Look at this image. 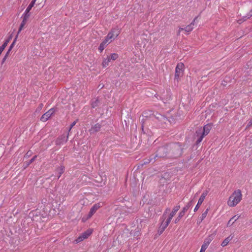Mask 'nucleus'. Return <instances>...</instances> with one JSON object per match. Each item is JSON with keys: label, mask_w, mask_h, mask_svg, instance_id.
Returning a JSON list of instances; mask_svg holds the SVG:
<instances>
[{"label": "nucleus", "mask_w": 252, "mask_h": 252, "mask_svg": "<svg viewBox=\"0 0 252 252\" xmlns=\"http://www.w3.org/2000/svg\"><path fill=\"white\" fill-rule=\"evenodd\" d=\"M101 128V125L98 123H97L92 126L89 131L90 134H94L100 131Z\"/></svg>", "instance_id": "nucleus-10"}, {"label": "nucleus", "mask_w": 252, "mask_h": 252, "mask_svg": "<svg viewBox=\"0 0 252 252\" xmlns=\"http://www.w3.org/2000/svg\"><path fill=\"white\" fill-rule=\"evenodd\" d=\"M108 36H106L105 39L103 41L104 42L108 44V43H111L112 41H110V39L108 38Z\"/></svg>", "instance_id": "nucleus-30"}, {"label": "nucleus", "mask_w": 252, "mask_h": 252, "mask_svg": "<svg viewBox=\"0 0 252 252\" xmlns=\"http://www.w3.org/2000/svg\"><path fill=\"white\" fill-rule=\"evenodd\" d=\"M30 10L27 11V8H26L24 14L22 15L23 19L28 20V19L29 18L30 16Z\"/></svg>", "instance_id": "nucleus-21"}, {"label": "nucleus", "mask_w": 252, "mask_h": 252, "mask_svg": "<svg viewBox=\"0 0 252 252\" xmlns=\"http://www.w3.org/2000/svg\"><path fill=\"white\" fill-rule=\"evenodd\" d=\"M239 218V216H234L232 218H231L230 220L227 222V226H231L235 221H236Z\"/></svg>", "instance_id": "nucleus-19"}, {"label": "nucleus", "mask_w": 252, "mask_h": 252, "mask_svg": "<svg viewBox=\"0 0 252 252\" xmlns=\"http://www.w3.org/2000/svg\"><path fill=\"white\" fill-rule=\"evenodd\" d=\"M180 208V205H177L174 207L172 211L170 213V214L168 216L165 222L160 223V225L158 229V234L159 235H161L163 232L166 228L168 226L173 217L175 216V215L176 214L177 212L179 210Z\"/></svg>", "instance_id": "nucleus-1"}, {"label": "nucleus", "mask_w": 252, "mask_h": 252, "mask_svg": "<svg viewBox=\"0 0 252 252\" xmlns=\"http://www.w3.org/2000/svg\"><path fill=\"white\" fill-rule=\"evenodd\" d=\"M212 125L211 124H208L205 125L203 127V130L202 131V133L203 135L205 136L207 135L210 132L211 129L212 128Z\"/></svg>", "instance_id": "nucleus-13"}, {"label": "nucleus", "mask_w": 252, "mask_h": 252, "mask_svg": "<svg viewBox=\"0 0 252 252\" xmlns=\"http://www.w3.org/2000/svg\"><path fill=\"white\" fill-rule=\"evenodd\" d=\"M183 30H184V28H180L179 29V31H178V33H180V32L183 31Z\"/></svg>", "instance_id": "nucleus-37"}, {"label": "nucleus", "mask_w": 252, "mask_h": 252, "mask_svg": "<svg viewBox=\"0 0 252 252\" xmlns=\"http://www.w3.org/2000/svg\"><path fill=\"white\" fill-rule=\"evenodd\" d=\"M163 157V155H159L158 154H156V155L154 157V159H153L152 158H149L147 159L146 160V161H145L144 162V164H148L151 162H154L156 160V158L157 157H159V158H161V157Z\"/></svg>", "instance_id": "nucleus-17"}, {"label": "nucleus", "mask_w": 252, "mask_h": 252, "mask_svg": "<svg viewBox=\"0 0 252 252\" xmlns=\"http://www.w3.org/2000/svg\"><path fill=\"white\" fill-rule=\"evenodd\" d=\"M107 44L105 43V42H104L103 41H102L99 47H98V50L100 51V52H102V51L104 49V48L106 47V46H107Z\"/></svg>", "instance_id": "nucleus-25"}, {"label": "nucleus", "mask_w": 252, "mask_h": 252, "mask_svg": "<svg viewBox=\"0 0 252 252\" xmlns=\"http://www.w3.org/2000/svg\"><path fill=\"white\" fill-rule=\"evenodd\" d=\"M189 208L188 207H186V206L183 207L182 210L181 211V212L183 213V214L185 215V213L188 210Z\"/></svg>", "instance_id": "nucleus-31"}, {"label": "nucleus", "mask_w": 252, "mask_h": 252, "mask_svg": "<svg viewBox=\"0 0 252 252\" xmlns=\"http://www.w3.org/2000/svg\"><path fill=\"white\" fill-rule=\"evenodd\" d=\"M99 104V100L98 98L94 99V100H92L91 103L92 107L93 108H95Z\"/></svg>", "instance_id": "nucleus-22"}, {"label": "nucleus", "mask_w": 252, "mask_h": 252, "mask_svg": "<svg viewBox=\"0 0 252 252\" xmlns=\"http://www.w3.org/2000/svg\"><path fill=\"white\" fill-rule=\"evenodd\" d=\"M166 150V148L164 147H162L159 148L158 150V152H159L160 151H164Z\"/></svg>", "instance_id": "nucleus-33"}, {"label": "nucleus", "mask_w": 252, "mask_h": 252, "mask_svg": "<svg viewBox=\"0 0 252 252\" xmlns=\"http://www.w3.org/2000/svg\"><path fill=\"white\" fill-rule=\"evenodd\" d=\"M68 138V133L63 134L59 136L56 140L55 143L56 145H63L67 142Z\"/></svg>", "instance_id": "nucleus-4"}, {"label": "nucleus", "mask_w": 252, "mask_h": 252, "mask_svg": "<svg viewBox=\"0 0 252 252\" xmlns=\"http://www.w3.org/2000/svg\"><path fill=\"white\" fill-rule=\"evenodd\" d=\"M58 179H59L62 174L64 171V167L63 165H61L59 168H58L56 170Z\"/></svg>", "instance_id": "nucleus-18"}, {"label": "nucleus", "mask_w": 252, "mask_h": 252, "mask_svg": "<svg viewBox=\"0 0 252 252\" xmlns=\"http://www.w3.org/2000/svg\"><path fill=\"white\" fill-rule=\"evenodd\" d=\"M209 210V208H207L201 215V216L199 218L198 220H197V224H199L206 217L208 211Z\"/></svg>", "instance_id": "nucleus-14"}, {"label": "nucleus", "mask_w": 252, "mask_h": 252, "mask_svg": "<svg viewBox=\"0 0 252 252\" xmlns=\"http://www.w3.org/2000/svg\"><path fill=\"white\" fill-rule=\"evenodd\" d=\"M6 58H7V57H6V55H5L2 60V62H4Z\"/></svg>", "instance_id": "nucleus-40"}, {"label": "nucleus", "mask_w": 252, "mask_h": 252, "mask_svg": "<svg viewBox=\"0 0 252 252\" xmlns=\"http://www.w3.org/2000/svg\"><path fill=\"white\" fill-rule=\"evenodd\" d=\"M120 34V31L118 29H113L110 32H109L107 35L108 38L110 39V41H112L115 38H116Z\"/></svg>", "instance_id": "nucleus-5"}, {"label": "nucleus", "mask_w": 252, "mask_h": 252, "mask_svg": "<svg viewBox=\"0 0 252 252\" xmlns=\"http://www.w3.org/2000/svg\"><path fill=\"white\" fill-rule=\"evenodd\" d=\"M192 205V202L191 201H190L186 205V207H188V208L189 209Z\"/></svg>", "instance_id": "nucleus-34"}, {"label": "nucleus", "mask_w": 252, "mask_h": 252, "mask_svg": "<svg viewBox=\"0 0 252 252\" xmlns=\"http://www.w3.org/2000/svg\"><path fill=\"white\" fill-rule=\"evenodd\" d=\"M205 136V135H203V134L202 133H201V135H200L198 137V138L196 141V144H198L200 143L202 141L203 138Z\"/></svg>", "instance_id": "nucleus-28"}, {"label": "nucleus", "mask_w": 252, "mask_h": 252, "mask_svg": "<svg viewBox=\"0 0 252 252\" xmlns=\"http://www.w3.org/2000/svg\"><path fill=\"white\" fill-rule=\"evenodd\" d=\"M184 71V64L182 63H178L176 67L174 79L177 81L182 76Z\"/></svg>", "instance_id": "nucleus-3"}, {"label": "nucleus", "mask_w": 252, "mask_h": 252, "mask_svg": "<svg viewBox=\"0 0 252 252\" xmlns=\"http://www.w3.org/2000/svg\"><path fill=\"white\" fill-rule=\"evenodd\" d=\"M9 52H10V51H9V50L7 52V53H6V54L5 55H6V57H7V56H8V55Z\"/></svg>", "instance_id": "nucleus-41"}, {"label": "nucleus", "mask_w": 252, "mask_h": 252, "mask_svg": "<svg viewBox=\"0 0 252 252\" xmlns=\"http://www.w3.org/2000/svg\"><path fill=\"white\" fill-rule=\"evenodd\" d=\"M170 211V209L169 208H167L165 211L164 212L163 215L161 217L160 219V220L161 221V223L165 222L167 219V214Z\"/></svg>", "instance_id": "nucleus-15"}, {"label": "nucleus", "mask_w": 252, "mask_h": 252, "mask_svg": "<svg viewBox=\"0 0 252 252\" xmlns=\"http://www.w3.org/2000/svg\"><path fill=\"white\" fill-rule=\"evenodd\" d=\"M77 121H78V120H76L73 123H72V124L70 125V126H72L73 127L75 125V124L77 123Z\"/></svg>", "instance_id": "nucleus-35"}, {"label": "nucleus", "mask_w": 252, "mask_h": 252, "mask_svg": "<svg viewBox=\"0 0 252 252\" xmlns=\"http://www.w3.org/2000/svg\"><path fill=\"white\" fill-rule=\"evenodd\" d=\"M118 55L116 53L112 54L110 56H108V57H110V61L113 60L115 61L118 58Z\"/></svg>", "instance_id": "nucleus-27"}, {"label": "nucleus", "mask_w": 252, "mask_h": 252, "mask_svg": "<svg viewBox=\"0 0 252 252\" xmlns=\"http://www.w3.org/2000/svg\"><path fill=\"white\" fill-rule=\"evenodd\" d=\"M110 57H107L106 59H104L103 60L102 65L103 67H106L109 65V62H110Z\"/></svg>", "instance_id": "nucleus-20"}, {"label": "nucleus", "mask_w": 252, "mask_h": 252, "mask_svg": "<svg viewBox=\"0 0 252 252\" xmlns=\"http://www.w3.org/2000/svg\"><path fill=\"white\" fill-rule=\"evenodd\" d=\"M197 18V17H195L193 19V21L189 25H188L186 27L184 28V30L188 32H190L193 29V26L194 25L195 20Z\"/></svg>", "instance_id": "nucleus-12"}, {"label": "nucleus", "mask_w": 252, "mask_h": 252, "mask_svg": "<svg viewBox=\"0 0 252 252\" xmlns=\"http://www.w3.org/2000/svg\"><path fill=\"white\" fill-rule=\"evenodd\" d=\"M234 236L233 235H230L228 237L226 238L221 243V246L223 247L227 246L229 242L233 239Z\"/></svg>", "instance_id": "nucleus-16"}, {"label": "nucleus", "mask_w": 252, "mask_h": 252, "mask_svg": "<svg viewBox=\"0 0 252 252\" xmlns=\"http://www.w3.org/2000/svg\"><path fill=\"white\" fill-rule=\"evenodd\" d=\"M37 0H32L31 2L30 3V4L27 7V11L31 10L32 8V7L34 6L36 1Z\"/></svg>", "instance_id": "nucleus-26"}, {"label": "nucleus", "mask_w": 252, "mask_h": 252, "mask_svg": "<svg viewBox=\"0 0 252 252\" xmlns=\"http://www.w3.org/2000/svg\"><path fill=\"white\" fill-rule=\"evenodd\" d=\"M36 157L37 156H34L29 161V164L32 163L35 159Z\"/></svg>", "instance_id": "nucleus-32"}, {"label": "nucleus", "mask_w": 252, "mask_h": 252, "mask_svg": "<svg viewBox=\"0 0 252 252\" xmlns=\"http://www.w3.org/2000/svg\"><path fill=\"white\" fill-rule=\"evenodd\" d=\"M15 41V39L14 40V41H13V42L11 44V45H10V47H9V51H10V50H11V49L12 48L13 46V45L14 44Z\"/></svg>", "instance_id": "nucleus-36"}, {"label": "nucleus", "mask_w": 252, "mask_h": 252, "mask_svg": "<svg viewBox=\"0 0 252 252\" xmlns=\"http://www.w3.org/2000/svg\"><path fill=\"white\" fill-rule=\"evenodd\" d=\"M27 22V20L23 19L22 22H21V23L20 25V27H19V30L18 31V34H19L20 32L22 30L23 27L26 25Z\"/></svg>", "instance_id": "nucleus-23"}, {"label": "nucleus", "mask_w": 252, "mask_h": 252, "mask_svg": "<svg viewBox=\"0 0 252 252\" xmlns=\"http://www.w3.org/2000/svg\"><path fill=\"white\" fill-rule=\"evenodd\" d=\"M208 192H209V191L207 190H205V191H204L203 192V193H202V194L201 195L200 197H199V198L198 200L197 205H196V206L195 207V208L194 209V212H196L198 209L200 205H201V204L203 202L205 197L208 194Z\"/></svg>", "instance_id": "nucleus-7"}, {"label": "nucleus", "mask_w": 252, "mask_h": 252, "mask_svg": "<svg viewBox=\"0 0 252 252\" xmlns=\"http://www.w3.org/2000/svg\"><path fill=\"white\" fill-rule=\"evenodd\" d=\"M73 127V126H70V127L68 130V131H67V133H68L69 134V132H70V131L71 130V129H72V128Z\"/></svg>", "instance_id": "nucleus-39"}, {"label": "nucleus", "mask_w": 252, "mask_h": 252, "mask_svg": "<svg viewBox=\"0 0 252 252\" xmlns=\"http://www.w3.org/2000/svg\"><path fill=\"white\" fill-rule=\"evenodd\" d=\"M242 194L240 189L235 190L227 201V204L230 207L236 206L242 200Z\"/></svg>", "instance_id": "nucleus-2"}, {"label": "nucleus", "mask_w": 252, "mask_h": 252, "mask_svg": "<svg viewBox=\"0 0 252 252\" xmlns=\"http://www.w3.org/2000/svg\"><path fill=\"white\" fill-rule=\"evenodd\" d=\"M252 16V9L247 14L246 16H244V18H245V20L248 19L250 18Z\"/></svg>", "instance_id": "nucleus-29"}, {"label": "nucleus", "mask_w": 252, "mask_h": 252, "mask_svg": "<svg viewBox=\"0 0 252 252\" xmlns=\"http://www.w3.org/2000/svg\"><path fill=\"white\" fill-rule=\"evenodd\" d=\"M185 215L183 214V213H182L181 212H180V213H179V215H178V216L175 219V220H174V223H178L180 220L181 219V218L184 216Z\"/></svg>", "instance_id": "nucleus-24"}, {"label": "nucleus", "mask_w": 252, "mask_h": 252, "mask_svg": "<svg viewBox=\"0 0 252 252\" xmlns=\"http://www.w3.org/2000/svg\"><path fill=\"white\" fill-rule=\"evenodd\" d=\"M92 231L91 229H88L85 231L76 239V243H79L84 239H87L92 234Z\"/></svg>", "instance_id": "nucleus-8"}, {"label": "nucleus", "mask_w": 252, "mask_h": 252, "mask_svg": "<svg viewBox=\"0 0 252 252\" xmlns=\"http://www.w3.org/2000/svg\"><path fill=\"white\" fill-rule=\"evenodd\" d=\"M212 239L211 238H208L204 241L203 244L201 246V248L200 252H205V250L207 249L208 247L209 244L211 242Z\"/></svg>", "instance_id": "nucleus-11"}, {"label": "nucleus", "mask_w": 252, "mask_h": 252, "mask_svg": "<svg viewBox=\"0 0 252 252\" xmlns=\"http://www.w3.org/2000/svg\"><path fill=\"white\" fill-rule=\"evenodd\" d=\"M252 118L250 120L249 122V126H252Z\"/></svg>", "instance_id": "nucleus-38"}, {"label": "nucleus", "mask_w": 252, "mask_h": 252, "mask_svg": "<svg viewBox=\"0 0 252 252\" xmlns=\"http://www.w3.org/2000/svg\"><path fill=\"white\" fill-rule=\"evenodd\" d=\"M101 207L100 203L94 204L91 208L88 215V218H90L96 212V211Z\"/></svg>", "instance_id": "nucleus-9"}, {"label": "nucleus", "mask_w": 252, "mask_h": 252, "mask_svg": "<svg viewBox=\"0 0 252 252\" xmlns=\"http://www.w3.org/2000/svg\"><path fill=\"white\" fill-rule=\"evenodd\" d=\"M55 112V110L54 108L50 109L41 116L40 120L43 122L47 121L54 114Z\"/></svg>", "instance_id": "nucleus-6"}]
</instances>
